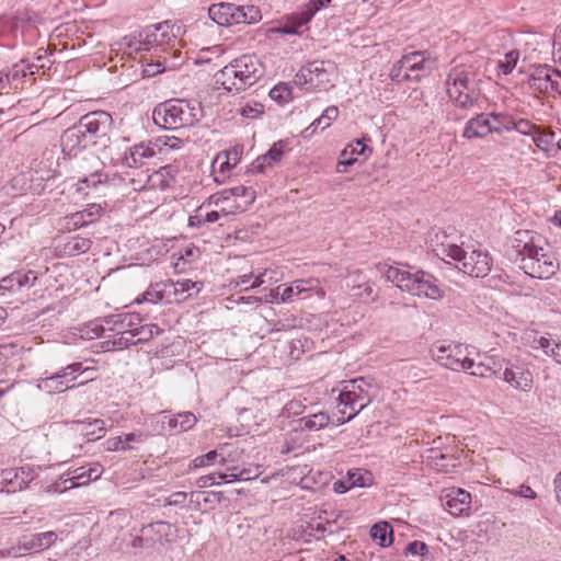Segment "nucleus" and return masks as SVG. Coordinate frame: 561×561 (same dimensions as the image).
Wrapping results in <instances>:
<instances>
[{
  "label": "nucleus",
  "instance_id": "7ed1b4c3",
  "mask_svg": "<svg viewBox=\"0 0 561 561\" xmlns=\"http://www.w3.org/2000/svg\"><path fill=\"white\" fill-rule=\"evenodd\" d=\"M341 385L333 417L335 421H352L377 396V387L363 377L344 380Z\"/></svg>",
  "mask_w": 561,
  "mask_h": 561
},
{
  "label": "nucleus",
  "instance_id": "20e7f679",
  "mask_svg": "<svg viewBox=\"0 0 561 561\" xmlns=\"http://www.w3.org/2000/svg\"><path fill=\"white\" fill-rule=\"evenodd\" d=\"M262 76L261 61L253 55H243L226 65L216 75V83L228 92L239 93L255 84Z\"/></svg>",
  "mask_w": 561,
  "mask_h": 561
},
{
  "label": "nucleus",
  "instance_id": "f03ea898",
  "mask_svg": "<svg viewBox=\"0 0 561 561\" xmlns=\"http://www.w3.org/2000/svg\"><path fill=\"white\" fill-rule=\"evenodd\" d=\"M433 252L442 260L446 257L456 262V267L473 277L486 276L493 265L490 253L477 244L458 245L445 232H437L431 239Z\"/></svg>",
  "mask_w": 561,
  "mask_h": 561
},
{
  "label": "nucleus",
  "instance_id": "e433bc0d",
  "mask_svg": "<svg viewBox=\"0 0 561 561\" xmlns=\"http://www.w3.org/2000/svg\"><path fill=\"white\" fill-rule=\"evenodd\" d=\"M161 332L160 328L157 324H145V325H135L131 337H136L138 344L145 343L151 340L154 335H158Z\"/></svg>",
  "mask_w": 561,
  "mask_h": 561
},
{
  "label": "nucleus",
  "instance_id": "37998d69",
  "mask_svg": "<svg viewBox=\"0 0 561 561\" xmlns=\"http://www.w3.org/2000/svg\"><path fill=\"white\" fill-rule=\"evenodd\" d=\"M28 61L22 59L21 61L14 64L12 68L7 72L5 80L7 82H15L22 79L27 75Z\"/></svg>",
  "mask_w": 561,
  "mask_h": 561
},
{
  "label": "nucleus",
  "instance_id": "3c124183",
  "mask_svg": "<svg viewBox=\"0 0 561 561\" xmlns=\"http://www.w3.org/2000/svg\"><path fill=\"white\" fill-rule=\"evenodd\" d=\"M518 60V53L512 50L505 55V60L499 62V69L504 73L508 75L515 68Z\"/></svg>",
  "mask_w": 561,
  "mask_h": 561
},
{
  "label": "nucleus",
  "instance_id": "69168bd1",
  "mask_svg": "<svg viewBox=\"0 0 561 561\" xmlns=\"http://www.w3.org/2000/svg\"><path fill=\"white\" fill-rule=\"evenodd\" d=\"M119 336L114 339L112 342L107 341L105 344H106V350L110 351L111 347L108 346L110 344H112V348H124V347H127V342H124V340L126 339V335H128V333H117Z\"/></svg>",
  "mask_w": 561,
  "mask_h": 561
},
{
  "label": "nucleus",
  "instance_id": "f704fd0d",
  "mask_svg": "<svg viewBox=\"0 0 561 561\" xmlns=\"http://www.w3.org/2000/svg\"><path fill=\"white\" fill-rule=\"evenodd\" d=\"M370 535L381 547H388L392 543V529L388 523L374 525Z\"/></svg>",
  "mask_w": 561,
  "mask_h": 561
},
{
  "label": "nucleus",
  "instance_id": "5701e85b",
  "mask_svg": "<svg viewBox=\"0 0 561 561\" xmlns=\"http://www.w3.org/2000/svg\"><path fill=\"white\" fill-rule=\"evenodd\" d=\"M104 322L111 331L131 335L135 325L140 323V317L137 313L112 314L106 317Z\"/></svg>",
  "mask_w": 561,
  "mask_h": 561
},
{
  "label": "nucleus",
  "instance_id": "6ab92c4d",
  "mask_svg": "<svg viewBox=\"0 0 561 561\" xmlns=\"http://www.w3.org/2000/svg\"><path fill=\"white\" fill-rule=\"evenodd\" d=\"M561 73L558 70L539 67L535 69L529 78V85L535 91L550 93L560 91Z\"/></svg>",
  "mask_w": 561,
  "mask_h": 561
},
{
  "label": "nucleus",
  "instance_id": "603ef678",
  "mask_svg": "<svg viewBox=\"0 0 561 561\" xmlns=\"http://www.w3.org/2000/svg\"><path fill=\"white\" fill-rule=\"evenodd\" d=\"M183 145V141L180 138L176 137H168V136H160L156 139L154 146L159 149L161 147H168L171 150L180 149Z\"/></svg>",
  "mask_w": 561,
  "mask_h": 561
},
{
  "label": "nucleus",
  "instance_id": "aec40b11",
  "mask_svg": "<svg viewBox=\"0 0 561 561\" xmlns=\"http://www.w3.org/2000/svg\"><path fill=\"white\" fill-rule=\"evenodd\" d=\"M440 501L445 510L458 516L470 508L471 495L462 489L449 488L442 491Z\"/></svg>",
  "mask_w": 561,
  "mask_h": 561
},
{
  "label": "nucleus",
  "instance_id": "6e6d98bb",
  "mask_svg": "<svg viewBox=\"0 0 561 561\" xmlns=\"http://www.w3.org/2000/svg\"><path fill=\"white\" fill-rule=\"evenodd\" d=\"M267 274H268L267 268L260 271L256 274L253 273L252 283L250 284V286L244 287L242 290H249V289L260 287L261 285H263L266 282L265 277L267 276Z\"/></svg>",
  "mask_w": 561,
  "mask_h": 561
},
{
  "label": "nucleus",
  "instance_id": "a211bd4d",
  "mask_svg": "<svg viewBox=\"0 0 561 561\" xmlns=\"http://www.w3.org/2000/svg\"><path fill=\"white\" fill-rule=\"evenodd\" d=\"M101 161L96 157L91 158V167L82 168L85 173L77 183V192L89 195L90 191H99L107 182V175L103 172Z\"/></svg>",
  "mask_w": 561,
  "mask_h": 561
},
{
  "label": "nucleus",
  "instance_id": "dca6fc26",
  "mask_svg": "<svg viewBox=\"0 0 561 561\" xmlns=\"http://www.w3.org/2000/svg\"><path fill=\"white\" fill-rule=\"evenodd\" d=\"M329 2L330 0H309L298 12L293 13L287 19L280 31L285 34H299V28L306 25Z\"/></svg>",
  "mask_w": 561,
  "mask_h": 561
},
{
  "label": "nucleus",
  "instance_id": "9b49d317",
  "mask_svg": "<svg viewBox=\"0 0 561 561\" xmlns=\"http://www.w3.org/2000/svg\"><path fill=\"white\" fill-rule=\"evenodd\" d=\"M209 18L220 26H230L240 23H255L261 20V12L254 5H237L229 2L211 4L208 9Z\"/></svg>",
  "mask_w": 561,
  "mask_h": 561
},
{
  "label": "nucleus",
  "instance_id": "4468645a",
  "mask_svg": "<svg viewBox=\"0 0 561 561\" xmlns=\"http://www.w3.org/2000/svg\"><path fill=\"white\" fill-rule=\"evenodd\" d=\"M232 197L236 199L241 198L242 204L236 203L234 205H231L228 208L222 206L221 210L225 214L242 210L247 205L253 203L254 191L243 185H238L228 190H224L219 193L213 194L208 199V204L219 207L224 205L226 202L230 201Z\"/></svg>",
  "mask_w": 561,
  "mask_h": 561
},
{
  "label": "nucleus",
  "instance_id": "052dcab7",
  "mask_svg": "<svg viewBox=\"0 0 561 561\" xmlns=\"http://www.w3.org/2000/svg\"><path fill=\"white\" fill-rule=\"evenodd\" d=\"M162 299V295L159 291H145L140 297L136 299V302L141 304L145 301L158 302Z\"/></svg>",
  "mask_w": 561,
  "mask_h": 561
},
{
  "label": "nucleus",
  "instance_id": "f3484780",
  "mask_svg": "<svg viewBox=\"0 0 561 561\" xmlns=\"http://www.w3.org/2000/svg\"><path fill=\"white\" fill-rule=\"evenodd\" d=\"M334 69V64L324 60H314L302 67L296 75L298 83H314L317 85L330 82V73Z\"/></svg>",
  "mask_w": 561,
  "mask_h": 561
},
{
  "label": "nucleus",
  "instance_id": "4be33fe9",
  "mask_svg": "<svg viewBox=\"0 0 561 561\" xmlns=\"http://www.w3.org/2000/svg\"><path fill=\"white\" fill-rule=\"evenodd\" d=\"M75 379L76 377L68 379L60 369L49 377L41 378L37 382V388L47 393H59L75 388L76 385L72 382Z\"/></svg>",
  "mask_w": 561,
  "mask_h": 561
},
{
  "label": "nucleus",
  "instance_id": "72a5a7b5",
  "mask_svg": "<svg viewBox=\"0 0 561 561\" xmlns=\"http://www.w3.org/2000/svg\"><path fill=\"white\" fill-rule=\"evenodd\" d=\"M490 124L492 133L502 134L513 129V117L507 113H491Z\"/></svg>",
  "mask_w": 561,
  "mask_h": 561
},
{
  "label": "nucleus",
  "instance_id": "c9c22d12",
  "mask_svg": "<svg viewBox=\"0 0 561 561\" xmlns=\"http://www.w3.org/2000/svg\"><path fill=\"white\" fill-rule=\"evenodd\" d=\"M337 116L339 108L334 105L329 106L324 110V112L319 118L311 123V125L306 129V131H310V134H313L318 126H320L321 129H325L331 125L333 121L337 118Z\"/></svg>",
  "mask_w": 561,
  "mask_h": 561
},
{
  "label": "nucleus",
  "instance_id": "423d86ee",
  "mask_svg": "<svg viewBox=\"0 0 561 561\" xmlns=\"http://www.w3.org/2000/svg\"><path fill=\"white\" fill-rule=\"evenodd\" d=\"M138 46L128 43V47L136 50H153L152 56L158 57L156 64L157 70L154 72H162L169 66V55L175 56V44L178 43L176 36L170 32L168 23H160L145 28L139 34Z\"/></svg>",
  "mask_w": 561,
  "mask_h": 561
},
{
  "label": "nucleus",
  "instance_id": "a18cd8bd",
  "mask_svg": "<svg viewBox=\"0 0 561 561\" xmlns=\"http://www.w3.org/2000/svg\"><path fill=\"white\" fill-rule=\"evenodd\" d=\"M104 330V325L100 321H91L87 323L83 329H81V337L93 340L100 337Z\"/></svg>",
  "mask_w": 561,
  "mask_h": 561
},
{
  "label": "nucleus",
  "instance_id": "2f4dec72",
  "mask_svg": "<svg viewBox=\"0 0 561 561\" xmlns=\"http://www.w3.org/2000/svg\"><path fill=\"white\" fill-rule=\"evenodd\" d=\"M0 483L3 484L1 491H5L8 493L25 488V482L20 480V472L16 469L3 470L0 473Z\"/></svg>",
  "mask_w": 561,
  "mask_h": 561
},
{
  "label": "nucleus",
  "instance_id": "473e14b6",
  "mask_svg": "<svg viewBox=\"0 0 561 561\" xmlns=\"http://www.w3.org/2000/svg\"><path fill=\"white\" fill-rule=\"evenodd\" d=\"M171 165H165L158 171H154L152 174L148 175L147 184L149 187H159L164 190L170 187L173 180L170 175Z\"/></svg>",
  "mask_w": 561,
  "mask_h": 561
},
{
  "label": "nucleus",
  "instance_id": "680f3d73",
  "mask_svg": "<svg viewBox=\"0 0 561 561\" xmlns=\"http://www.w3.org/2000/svg\"><path fill=\"white\" fill-rule=\"evenodd\" d=\"M219 474L220 473H211V474H207V476L201 477L199 480H198L199 486L205 488V486H208V485L219 484L220 481H222L219 478Z\"/></svg>",
  "mask_w": 561,
  "mask_h": 561
},
{
  "label": "nucleus",
  "instance_id": "6e6552de",
  "mask_svg": "<svg viewBox=\"0 0 561 561\" xmlns=\"http://www.w3.org/2000/svg\"><path fill=\"white\" fill-rule=\"evenodd\" d=\"M447 94L461 108H470L478 100L476 72L471 67L456 66L450 69L446 80Z\"/></svg>",
  "mask_w": 561,
  "mask_h": 561
},
{
  "label": "nucleus",
  "instance_id": "de8ad7c7",
  "mask_svg": "<svg viewBox=\"0 0 561 561\" xmlns=\"http://www.w3.org/2000/svg\"><path fill=\"white\" fill-rule=\"evenodd\" d=\"M117 439V443L114 444L115 449H128L134 447L131 443L141 442L142 435L136 433H128L125 434L124 436H118Z\"/></svg>",
  "mask_w": 561,
  "mask_h": 561
},
{
  "label": "nucleus",
  "instance_id": "774afa93",
  "mask_svg": "<svg viewBox=\"0 0 561 561\" xmlns=\"http://www.w3.org/2000/svg\"><path fill=\"white\" fill-rule=\"evenodd\" d=\"M550 356L558 363L561 365V342L559 343H556L551 348H550Z\"/></svg>",
  "mask_w": 561,
  "mask_h": 561
},
{
  "label": "nucleus",
  "instance_id": "c03bdc74",
  "mask_svg": "<svg viewBox=\"0 0 561 561\" xmlns=\"http://www.w3.org/2000/svg\"><path fill=\"white\" fill-rule=\"evenodd\" d=\"M553 133L541 131L539 128L533 135L535 145L542 151H549L553 142Z\"/></svg>",
  "mask_w": 561,
  "mask_h": 561
},
{
  "label": "nucleus",
  "instance_id": "412c9836",
  "mask_svg": "<svg viewBox=\"0 0 561 561\" xmlns=\"http://www.w3.org/2000/svg\"><path fill=\"white\" fill-rule=\"evenodd\" d=\"M156 156L154 142H140L135 145L122 157V164L128 168H138L142 165L145 159Z\"/></svg>",
  "mask_w": 561,
  "mask_h": 561
},
{
  "label": "nucleus",
  "instance_id": "ea45409f",
  "mask_svg": "<svg viewBox=\"0 0 561 561\" xmlns=\"http://www.w3.org/2000/svg\"><path fill=\"white\" fill-rule=\"evenodd\" d=\"M270 98L278 103H287L293 98V89L287 83H278L270 91Z\"/></svg>",
  "mask_w": 561,
  "mask_h": 561
},
{
  "label": "nucleus",
  "instance_id": "c85d7f7f",
  "mask_svg": "<svg viewBox=\"0 0 561 561\" xmlns=\"http://www.w3.org/2000/svg\"><path fill=\"white\" fill-rule=\"evenodd\" d=\"M59 248L62 255H79L90 250L91 241L90 239L80 236L68 237Z\"/></svg>",
  "mask_w": 561,
  "mask_h": 561
},
{
  "label": "nucleus",
  "instance_id": "e2e57ef3",
  "mask_svg": "<svg viewBox=\"0 0 561 561\" xmlns=\"http://www.w3.org/2000/svg\"><path fill=\"white\" fill-rule=\"evenodd\" d=\"M102 208L98 204H91L88 208L83 209L82 213H85V218L89 222H93L95 218L100 215Z\"/></svg>",
  "mask_w": 561,
  "mask_h": 561
},
{
  "label": "nucleus",
  "instance_id": "4d7b16f0",
  "mask_svg": "<svg viewBox=\"0 0 561 561\" xmlns=\"http://www.w3.org/2000/svg\"><path fill=\"white\" fill-rule=\"evenodd\" d=\"M407 551L413 556H423L427 552V546L421 541H413L408 545Z\"/></svg>",
  "mask_w": 561,
  "mask_h": 561
},
{
  "label": "nucleus",
  "instance_id": "cd10ccee",
  "mask_svg": "<svg viewBox=\"0 0 561 561\" xmlns=\"http://www.w3.org/2000/svg\"><path fill=\"white\" fill-rule=\"evenodd\" d=\"M318 286V280L310 279H297L293 282L290 286H286L283 288L280 293V302H289L293 301L295 297H298L305 291L312 290Z\"/></svg>",
  "mask_w": 561,
  "mask_h": 561
},
{
  "label": "nucleus",
  "instance_id": "39448f33",
  "mask_svg": "<svg viewBox=\"0 0 561 561\" xmlns=\"http://www.w3.org/2000/svg\"><path fill=\"white\" fill-rule=\"evenodd\" d=\"M378 270L388 282L396 284L398 288L413 296L430 299H439L443 293L433 275L423 271L411 273L387 264H379Z\"/></svg>",
  "mask_w": 561,
  "mask_h": 561
},
{
  "label": "nucleus",
  "instance_id": "ddd939ff",
  "mask_svg": "<svg viewBox=\"0 0 561 561\" xmlns=\"http://www.w3.org/2000/svg\"><path fill=\"white\" fill-rule=\"evenodd\" d=\"M93 146L105 145L113 126L112 116L104 111L90 112L83 115L79 122Z\"/></svg>",
  "mask_w": 561,
  "mask_h": 561
},
{
  "label": "nucleus",
  "instance_id": "f8f14e48",
  "mask_svg": "<svg viewBox=\"0 0 561 561\" xmlns=\"http://www.w3.org/2000/svg\"><path fill=\"white\" fill-rule=\"evenodd\" d=\"M430 353L435 362L454 371H468L472 365L468 346L462 344L437 342L432 345Z\"/></svg>",
  "mask_w": 561,
  "mask_h": 561
},
{
  "label": "nucleus",
  "instance_id": "09e8293b",
  "mask_svg": "<svg viewBox=\"0 0 561 561\" xmlns=\"http://www.w3.org/2000/svg\"><path fill=\"white\" fill-rule=\"evenodd\" d=\"M19 290H21V288L18 284L15 272L0 279V291L2 294L5 291L16 293Z\"/></svg>",
  "mask_w": 561,
  "mask_h": 561
},
{
  "label": "nucleus",
  "instance_id": "0e129e2a",
  "mask_svg": "<svg viewBox=\"0 0 561 561\" xmlns=\"http://www.w3.org/2000/svg\"><path fill=\"white\" fill-rule=\"evenodd\" d=\"M347 482L350 486H364L366 485L364 481V477L359 472H348L347 474Z\"/></svg>",
  "mask_w": 561,
  "mask_h": 561
},
{
  "label": "nucleus",
  "instance_id": "a19ab883",
  "mask_svg": "<svg viewBox=\"0 0 561 561\" xmlns=\"http://www.w3.org/2000/svg\"><path fill=\"white\" fill-rule=\"evenodd\" d=\"M69 474L71 476L66 480V482L70 483L69 488L84 485L92 481L90 471H88V469L84 467L78 468Z\"/></svg>",
  "mask_w": 561,
  "mask_h": 561
},
{
  "label": "nucleus",
  "instance_id": "49530a36",
  "mask_svg": "<svg viewBox=\"0 0 561 561\" xmlns=\"http://www.w3.org/2000/svg\"><path fill=\"white\" fill-rule=\"evenodd\" d=\"M467 373H469L472 376L488 378L491 377L495 371L488 363H476L472 359V365H470V369Z\"/></svg>",
  "mask_w": 561,
  "mask_h": 561
},
{
  "label": "nucleus",
  "instance_id": "864d4df0",
  "mask_svg": "<svg viewBox=\"0 0 561 561\" xmlns=\"http://www.w3.org/2000/svg\"><path fill=\"white\" fill-rule=\"evenodd\" d=\"M61 370L64 376L69 379V377H75V374H85L87 371H95L96 369L94 367H84L82 363H72L61 368Z\"/></svg>",
  "mask_w": 561,
  "mask_h": 561
},
{
  "label": "nucleus",
  "instance_id": "79ce46f5",
  "mask_svg": "<svg viewBox=\"0 0 561 561\" xmlns=\"http://www.w3.org/2000/svg\"><path fill=\"white\" fill-rule=\"evenodd\" d=\"M238 112L243 118L255 119L260 117L264 112V106L255 101L247 102L243 104Z\"/></svg>",
  "mask_w": 561,
  "mask_h": 561
},
{
  "label": "nucleus",
  "instance_id": "1a4fd4ad",
  "mask_svg": "<svg viewBox=\"0 0 561 561\" xmlns=\"http://www.w3.org/2000/svg\"><path fill=\"white\" fill-rule=\"evenodd\" d=\"M435 68V62L425 51H412L405 54L393 65L390 78L396 82L420 81L428 76Z\"/></svg>",
  "mask_w": 561,
  "mask_h": 561
},
{
  "label": "nucleus",
  "instance_id": "b1692460",
  "mask_svg": "<svg viewBox=\"0 0 561 561\" xmlns=\"http://www.w3.org/2000/svg\"><path fill=\"white\" fill-rule=\"evenodd\" d=\"M492 134V127L490 124L489 114H478L477 116L469 119L463 128V137L471 138H483Z\"/></svg>",
  "mask_w": 561,
  "mask_h": 561
},
{
  "label": "nucleus",
  "instance_id": "bb28decb",
  "mask_svg": "<svg viewBox=\"0 0 561 561\" xmlns=\"http://www.w3.org/2000/svg\"><path fill=\"white\" fill-rule=\"evenodd\" d=\"M56 540V533L45 531L23 537L22 546L24 550L41 551L49 548Z\"/></svg>",
  "mask_w": 561,
  "mask_h": 561
},
{
  "label": "nucleus",
  "instance_id": "2eb2a0df",
  "mask_svg": "<svg viewBox=\"0 0 561 561\" xmlns=\"http://www.w3.org/2000/svg\"><path fill=\"white\" fill-rule=\"evenodd\" d=\"M90 146L93 145L79 123L67 128L60 136L61 151L68 158H76Z\"/></svg>",
  "mask_w": 561,
  "mask_h": 561
},
{
  "label": "nucleus",
  "instance_id": "4c0bfd02",
  "mask_svg": "<svg viewBox=\"0 0 561 561\" xmlns=\"http://www.w3.org/2000/svg\"><path fill=\"white\" fill-rule=\"evenodd\" d=\"M226 458L219 450H210L207 454L196 457L193 460L194 468H202L210 465H225Z\"/></svg>",
  "mask_w": 561,
  "mask_h": 561
},
{
  "label": "nucleus",
  "instance_id": "bf43d9fd",
  "mask_svg": "<svg viewBox=\"0 0 561 561\" xmlns=\"http://www.w3.org/2000/svg\"><path fill=\"white\" fill-rule=\"evenodd\" d=\"M226 161H224L221 164H220V170L224 171L225 168H232L237 164V162L239 161V151L238 149H233L232 151H229L227 153V157H226Z\"/></svg>",
  "mask_w": 561,
  "mask_h": 561
},
{
  "label": "nucleus",
  "instance_id": "393cba45",
  "mask_svg": "<svg viewBox=\"0 0 561 561\" xmlns=\"http://www.w3.org/2000/svg\"><path fill=\"white\" fill-rule=\"evenodd\" d=\"M169 294H173L176 300H185L196 295L202 289V283L192 282L191 279L169 280L164 284Z\"/></svg>",
  "mask_w": 561,
  "mask_h": 561
},
{
  "label": "nucleus",
  "instance_id": "13d9d810",
  "mask_svg": "<svg viewBox=\"0 0 561 561\" xmlns=\"http://www.w3.org/2000/svg\"><path fill=\"white\" fill-rule=\"evenodd\" d=\"M252 278H253V273L240 275L230 282V287L238 288L240 286H244V287L250 286V284L252 283Z\"/></svg>",
  "mask_w": 561,
  "mask_h": 561
},
{
  "label": "nucleus",
  "instance_id": "c756f323",
  "mask_svg": "<svg viewBox=\"0 0 561 561\" xmlns=\"http://www.w3.org/2000/svg\"><path fill=\"white\" fill-rule=\"evenodd\" d=\"M284 144L282 141L275 142L271 149L260 157H257L251 164L250 172L252 173H262V164H264V160L274 161L275 163L279 162L283 153H284Z\"/></svg>",
  "mask_w": 561,
  "mask_h": 561
},
{
  "label": "nucleus",
  "instance_id": "5fc2aeb1",
  "mask_svg": "<svg viewBox=\"0 0 561 561\" xmlns=\"http://www.w3.org/2000/svg\"><path fill=\"white\" fill-rule=\"evenodd\" d=\"M537 126H535L534 124H531L529 121L527 119H519L517 122H514L513 121V129L517 130L518 133L523 134V135H534L535 131L537 130Z\"/></svg>",
  "mask_w": 561,
  "mask_h": 561
},
{
  "label": "nucleus",
  "instance_id": "9d476101",
  "mask_svg": "<svg viewBox=\"0 0 561 561\" xmlns=\"http://www.w3.org/2000/svg\"><path fill=\"white\" fill-rule=\"evenodd\" d=\"M174 536L173 527L168 522H156L142 526L139 535L131 537L130 546L134 549L148 553L161 552L172 541Z\"/></svg>",
  "mask_w": 561,
  "mask_h": 561
},
{
  "label": "nucleus",
  "instance_id": "7c9ffc66",
  "mask_svg": "<svg viewBox=\"0 0 561 561\" xmlns=\"http://www.w3.org/2000/svg\"><path fill=\"white\" fill-rule=\"evenodd\" d=\"M229 471L230 472L228 474H219V478L227 483L233 481H249L257 478L261 474L259 467H249L243 469H240L239 467H232L229 468Z\"/></svg>",
  "mask_w": 561,
  "mask_h": 561
},
{
  "label": "nucleus",
  "instance_id": "a878e982",
  "mask_svg": "<svg viewBox=\"0 0 561 561\" xmlns=\"http://www.w3.org/2000/svg\"><path fill=\"white\" fill-rule=\"evenodd\" d=\"M504 380L512 387L526 391L533 385V375L522 367H510L504 370Z\"/></svg>",
  "mask_w": 561,
  "mask_h": 561
},
{
  "label": "nucleus",
  "instance_id": "338daca9",
  "mask_svg": "<svg viewBox=\"0 0 561 561\" xmlns=\"http://www.w3.org/2000/svg\"><path fill=\"white\" fill-rule=\"evenodd\" d=\"M356 162V158H346L345 157H341V159L339 160L337 164H336V172L337 173H345L346 172V168L354 164Z\"/></svg>",
  "mask_w": 561,
  "mask_h": 561
},
{
  "label": "nucleus",
  "instance_id": "0eeeda50",
  "mask_svg": "<svg viewBox=\"0 0 561 561\" xmlns=\"http://www.w3.org/2000/svg\"><path fill=\"white\" fill-rule=\"evenodd\" d=\"M202 108L198 103L184 100L168 101L158 105L152 113L157 125L165 129H180L198 122Z\"/></svg>",
  "mask_w": 561,
  "mask_h": 561
},
{
  "label": "nucleus",
  "instance_id": "58836bf2",
  "mask_svg": "<svg viewBox=\"0 0 561 561\" xmlns=\"http://www.w3.org/2000/svg\"><path fill=\"white\" fill-rule=\"evenodd\" d=\"M224 53V49L221 46L217 45L210 48L203 49L201 54L198 55L196 62L197 64H210L214 62V66L218 67L222 64L220 61V57Z\"/></svg>",
  "mask_w": 561,
  "mask_h": 561
},
{
  "label": "nucleus",
  "instance_id": "f257e3e1",
  "mask_svg": "<svg viewBox=\"0 0 561 561\" xmlns=\"http://www.w3.org/2000/svg\"><path fill=\"white\" fill-rule=\"evenodd\" d=\"M513 248L518 254L519 267L534 278L548 279L559 270L554 253L548 248L545 238L535 231H516Z\"/></svg>",
  "mask_w": 561,
  "mask_h": 561
},
{
  "label": "nucleus",
  "instance_id": "8fccbe9b",
  "mask_svg": "<svg viewBox=\"0 0 561 561\" xmlns=\"http://www.w3.org/2000/svg\"><path fill=\"white\" fill-rule=\"evenodd\" d=\"M15 274H16V278H18V284L21 289L22 288H31L36 283L37 276H36L35 272H33V271H27V272L16 271Z\"/></svg>",
  "mask_w": 561,
  "mask_h": 561
}]
</instances>
